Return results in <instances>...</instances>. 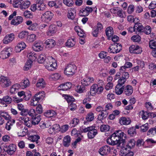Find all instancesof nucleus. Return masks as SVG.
<instances>
[{"label":"nucleus","mask_w":156,"mask_h":156,"mask_svg":"<svg viewBox=\"0 0 156 156\" xmlns=\"http://www.w3.org/2000/svg\"><path fill=\"white\" fill-rule=\"evenodd\" d=\"M23 2V0H14L13 4V6L15 8H20L21 9L22 4Z\"/></svg>","instance_id":"obj_32"},{"label":"nucleus","mask_w":156,"mask_h":156,"mask_svg":"<svg viewBox=\"0 0 156 156\" xmlns=\"http://www.w3.org/2000/svg\"><path fill=\"white\" fill-rule=\"evenodd\" d=\"M71 142V138L69 135L65 136L63 140V145L66 147H69Z\"/></svg>","instance_id":"obj_25"},{"label":"nucleus","mask_w":156,"mask_h":156,"mask_svg":"<svg viewBox=\"0 0 156 156\" xmlns=\"http://www.w3.org/2000/svg\"><path fill=\"white\" fill-rule=\"evenodd\" d=\"M44 92H39L37 93L34 95V99L38 102L39 101L42 100L44 97Z\"/></svg>","instance_id":"obj_12"},{"label":"nucleus","mask_w":156,"mask_h":156,"mask_svg":"<svg viewBox=\"0 0 156 156\" xmlns=\"http://www.w3.org/2000/svg\"><path fill=\"white\" fill-rule=\"evenodd\" d=\"M79 122V120L78 119L76 118H74L71 121L69 124L70 125H72V127H74L78 124Z\"/></svg>","instance_id":"obj_55"},{"label":"nucleus","mask_w":156,"mask_h":156,"mask_svg":"<svg viewBox=\"0 0 156 156\" xmlns=\"http://www.w3.org/2000/svg\"><path fill=\"white\" fill-rule=\"evenodd\" d=\"M56 31L57 30L55 25H51L49 27L47 34L48 35H52L55 34Z\"/></svg>","instance_id":"obj_17"},{"label":"nucleus","mask_w":156,"mask_h":156,"mask_svg":"<svg viewBox=\"0 0 156 156\" xmlns=\"http://www.w3.org/2000/svg\"><path fill=\"white\" fill-rule=\"evenodd\" d=\"M131 39L134 42H139L141 40V37L139 35H136L132 37Z\"/></svg>","instance_id":"obj_57"},{"label":"nucleus","mask_w":156,"mask_h":156,"mask_svg":"<svg viewBox=\"0 0 156 156\" xmlns=\"http://www.w3.org/2000/svg\"><path fill=\"white\" fill-rule=\"evenodd\" d=\"M135 143L136 141L134 140L133 139L130 140L126 145V147H127L129 149H130L135 146Z\"/></svg>","instance_id":"obj_41"},{"label":"nucleus","mask_w":156,"mask_h":156,"mask_svg":"<svg viewBox=\"0 0 156 156\" xmlns=\"http://www.w3.org/2000/svg\"><path fill=\"white\" fill-rule=\"evenodd\" d=\"M129 50L130 53L136 54H140L142 51L140 47L135 45H132L129 48Z\"/></svg>","instance_id":"obj_7"},{"label":"nucleus","mask_w":156,"mask_h":156,"mask_svg":"<svg viewBox=\"0 0 156 156\" xmlns=\"http://www.w3.org/2000/svg\"><path fill=\"white\" fill-rule=\"evenodd\" d=\"M53 16V14L51 12L47 11L41 15V21L43 22L48 23L51 20Z\"/></svg>","instance_id":"obj_3"},{"label":"nucleus","mask_w":156,"mask_h":156,"mask_svg":"<svg viewBox=\"0 0 156 156\" xmlns=\"http://www.w3.org/2000/svg\"><path fill=\"white\" fill-rule=\"evenodd\" d=\"M9 48L6 49L2 51L0 54V57L2 59H5L8 58L10 55V53L8 50Z\"/></svg>","instance_id":"obj_15"},{"label":"nucleus","mask_w":156,"mask_h":156,"mask_svg":"<svg viewBox=\"0 0 156 156\" xmlns=\"http://www.w3.org/2000/svg\"><path fill=\"white\" fill-rule=\"evenodd\" d=\"M30 3L29 1H26L23 2L22 4L21 9H26L29 7Z\"/></svg>","instance_id":"obj_52"},{"label":"nucleus","mask_w":156,"mask_h":156,"mask_svg":"<svg viewBox=\"0 0 156 156\" xmlns=\"http://www.w3.org/2000/svg\"><path fill=\"white\" fill-rule=\"evenodd\" d=\"M18 95L20 97L23 96H24V99L26 100H29L31 96V95L30 93H25L23 91L18 92Z\"/></svg>","instance_id":"obj_26"},{"label":"nucleus","mask_w":156,"mask_h":156,"mask_svg":"<svg viewBox=\"0 0 156 156\" xmlns=\"http://www.w3.org/2000/svg\"><path fill=\"white\" fill-rule=\"evenodd\" d=\"M65 99L69 104L73 103L75 101V99L72 96L67 94H64L63 95Z\"/></svg>","instance_id":"obj_33"},{"label":"nucleus","mask_w":156,"mask_h":156,"mask_svg":"<svg viewBox=\"0 0 156 156\" xmlns=\"http://www.w3.org/2000/svg\"><path fill=\"white\" fill-rule=\"evenodd\" d=\"M27 56L29 60H31L33 62L36 58V54L34 52H30L27 54Z\"/></svg>","instance_id":"obj_42"},{"label":"nucleus","mask_w":156,"mask_h":156,"mask_svg":"<svg viewBox=\"0 0 156 156\" xmlns=\"http://www.w3.org/2000/svg\"><path fill=\"white\" fill-rule=\"evenodd\" d=\"M76 14V10L75 8H72L68 10L67 17L70 19L73 20L75 17Z\"/></svg>","instance_id":"obj_10"},{"label":"nucleus","mask_w":156,"mask_h":156,"mask_svg":"<svg viewBox=\"0 0 156 156\" xmlns=\"http://www.w3.org/2000/svg\"><path fill=\"white\" fill-rule=\"evenodd\" d=\"M14 38V35L12 33L6 35L4 38L3 42L5 44H8L12 41Z\"/></svg>","instance_id":"obj_9"},{"label":"nucleus","mask_w":156,"mask_h":156,"mask_svg":"<svg viewBox=\"0 0 156 156\" xmlns=\"http://www.w3.org/2000/svg\"><path fill=\"white\" fill-rule=\"evenodd\" d=\"M16 146L14 144H11L8 146V147L6 151L7 153L9 154H12L16 151Z\"/></svg>","instance_id":"obj_20"},{"label":"nucleus","mask_w":156,"mask_h":156,"mask_svg":"<svg viewBox=\"0 0 156 156\" xmlns=\"http://www.w3.org/2000/svg\"><path fill=\"white\" fill-rule=\"evenodd\" d=\"M128 149H129L127 147H123L120 151V154L122 156H125L129 150Z\"/></svg>","instance_id":"obj_48"},{"label":"nucleus","mask_w":156,"mask_h":156,"mask_svg":"<svg viewBox=\"0 0 156 156\" xmlns=\"http://www.w3.org/2000/svg\"><path fill=\"white\" fill-rule=\"evenodd\" d=\"M45 58V56L42 54L38 56V62L40 63H42L44 62V63L46 59Z\"/></svg>","instance_id":"obj_53"},{"label":"nucleus","mask_w":156,"mask_h":156,"mask_svg":"<svg viewBox=\"0 0 156 156\" xmlns=\"http://www.w3.org/2000/svg\"><path fill=\"white\" fill-rule=\"evenodd\" d=\"M94 119V114L92 112L88 113L86 117V119L87 121L90 122L93 121Z\"/></svg>","instance_id":"obj_46"},{"label":"nucleus","mask_w":156,"mask_h":156,"mask_svg":"<svg viewBox=\"0 0 156 156\" xmlns=\"http://www.w3.org/2000/svg\"><path fill=\"white\" fill-rule=\"evenodd\" d=\"M55 60L51 56H48L45 59L44 63L45 67H47L49 68V65L52 62H55Z\"/></svg>","instance_id":"obj_23"},{"label":"nucleus","mask_w":156,"mask_h":156,"mask_svg":"<svg viewBox=\"0 0 156 156\" xmlns=\"http://www.w3.org/2000/svg\"><path fill=\"white\" fill-rule=\"evenodd\" d=\"M0 116L3 117L5 120H9L11 118L8 113L4 111L0 110Z\"/></svg>","instance_id":"obj_28"},{"label":"nucleus","mask_w":156,"mask_h":156,"mask_svg":"<svg viewBox=\"0 0 156 156\" xmlns=\"http://www.w3.org/2000/svg\"><path fill=\"white\" fill-rule=\"evenodd\" d=\"M122 48L121 44H114L110 46L108 49V51L110 53H117L120 51Z\"/></svg>","instance_id":"obj_4"},{"label":"nucleus","mask_w":156,"mask_h":156,"mask_svg":"<svg viewBox=\"0 0 156 156\" xmlns=\"http://www.w3.org/2000/svg\"><path fill=\"white\" fill-rule=\"evenodd\" d=\"M128 134L132 136L135 135L136 134V129L134 127L130 128L128 130Z\"/></svg>","instance_id":"obj_58"},{"label":"nucleus","mask_w":156,"mask_h":156,"mask_svg":"<svg viewBox=\"0 0 156 156\" xmlns=\"http://www.w3.org/2000/svg\"><path fill=\"white\" fill-rule=\"evenodd\" d=\"M36 36L34 34H30L27 37V41L30 42L34 41L36 39Z\"/></svg>","instance_id":"obj_49"},{"label":"nucleus","mask_w":156,"mask_h":156,"mask_svg":"<svg viewBox=\"0 0 156 156\" xmlns=\"http://www.w3.org/2000/svg\"><path fill=\"white\" fill-rule=\"evenodd\" d=\"M23 18L21 16H17L13 19L11 21V24L14 25H18L23 21Z\"/></svg>","instance_id":"obj_11"},{"label":"nucleus","mask_w":156,"mask_h":156,"mask_svg":"<svg viewBox=\"0 0 156 156\" xmlns=\"http://www.w3.org/2000/svg\"><path fill=\"white\" fill-rule=\"evenodd\" d=\"M24 124L25 125L28 127H31L33 125L32 121L29 119L28 117L25 118L24 119Z\"/></svg>","instance_id":"obj_51"},{"label":"nucleus","mask_w":156,"mask_h":156,"mask_svg":"<svg viewBox=\"0 0 156 156\" xmlns=\"http://www.w3.org/2000/svg\"><path fill=\"white\" fill-rule=\"evenodd\" d=\"M56 112L53 110H48L45 112L44 115L47 117L50 118L56 115Z\"/></svg>","instance_id":"obj_29"},{"label":"nucleus","mask_w":156,"mask_h":156,"mask_svg":"<svg viewBox=\"0 0 156 156\" xmlns=\"http://www.w3.org/2000/svg\"><path fill=\"white\" fill-rule=\"evenodd\" d=\"M103 91V88H90V93L92 96H94L96 94H100Z\"/></svg>","instance_id":"obj_27"},{"label":"nucleus","mask_w":156,"mask_h":156,"mask_svg":"<svg viewBox=\"0 0 156 156\" xmlns=\"http://www.w3.org/2000/svg\"><path fill=\"white\" fill-rule=\"evenodd\" d=\"M108 114V112L106 110H103L101 111V113L99 114L98 118L100 119H103L107 116Z\"/></svg>","instance_id":"obj_45"},{"label":"nucleus","mask_w":156,"mask_h":156,"mask_svg":"<svg viewBox=\"0 0 156 156\" xmlns=\"http://www.w3.org/2000/svg\"><path fill=\"white\" fill-rule=\"evenodd\" d=\"M28 132L27 129L24 128L22 129V132H19L17 133V135L18 136H24L27 134V133Z\"/></svg>","instance_id":"obj_60"},{"label":"nucleus","mask_w":156,"mask_h":156,"mask_svg":"<svg viewBox=\"0 0 156 156\" xmlns=\"http://www.w3.org/2000/svg\"><path fill=\"white\" fill-rule=\"evenodd\" d=\"M76 69V67L75 65L72 64H69L65 69L64 73L68 76L73 75L75 73Z\"/></svg>","instance_id":"obj_5"},{"label":"nucleus","mask_w":156,"mask_h":156,"mask_svg":"<svg viewBox=\"0 0 156 156\" xmlns=\"http://www.w3.org/2000/svg\"><path fill=\"white\" fill-rule=\"evenodd\" d=\"M100 128L101 132H106L109 130L110 127L108 125H103L101 126Z\"/></svg>","instance_id":"obj_47"},{"label":"nucleus","mask_w":156,"mask_h":156,"mask_svg":"<svg viewBox=\"0 0 156 156\" xmlns=\"http://www.w3.org/2000/svg\"><path fill=\"white\" fill-rule=\"evenodd\" d=\"M23 15L26 18H31L33 17L32 13L30 11L27 10L24 12Z\"/></svg>","instance_id":"obj_63"},{"label":"nucleus","mask_w":156,"mask_h":156,"mask_svg":"<svg viewBox=\"0 0 156 156\" xmlns=\"http://www.w3.org/2000/svg\"><path fill=\"white\" fill-rule=\"evenodd\" d=\"M147 134L148 136H153L156 135V128L154 127L150 128L147 132Z\"/></svg>","instance_id":"obj_39"},{"label":"nucleus","mask_w":156,"mask_h":156,"mask_svg":"<svg viewBox=\"0 0 156 156\" xmlns=\"http://www.w3.org/2000/svg\"><path fill=\"white\" fill-rule=\"evenodd\" d=\"M32 62L31 60H28L26 63L25 66L23 68L24 71H27L31 67Z\"/></svg>","instance_id":"obj_43"},{"label":"nucleus","mask_w":156,"mask_h":156,"mask_svg":"<svg viewBox=\"0 0 156 156\" xmlns=\"http://www.w3.org/2000/svg\"><path fill=\"white\" fill-rule=\"evenodd\" d=\"M134 27L138 32H143L144 30V27L141 23L135 24Z\"/></svg>","instance_id":"obj_38"},{"label":"nucleus","mask_w":156,"mask_h":156,"mask_svg":"<svg viewBox=\"0 0 156 156\" xmlns=\"http://www.w3.org/2000/svg\"><path fill=\"white\" fill-rule=\"evenodd\" d=\"M32 123L34 125L38 124L41 120L40 115H35V116L32 117Z\"/></svg>","instance_id":"obj_30"},{"label":"nucleus","mask_w":156,"mask_h":156,"mask_svg":"<svg viewBox=\"0 0 156 156\" xmlns=\"http://www.w3.org/2000/svg\"><path fill=\"white\" fill-rule=\"evenodd\" d=\"M28 137L29 140L31 142H35L36 144H38L40 143L38 140L40 139V137L37 135H30Z\"/></svg>","instance_id":"obj_19"},{"label":"nucleus","mask_w":156,"mask_h":156,"mask_svg":"<svg viewBox=\"0 0 156 156\" xmlns=\"http://www.w3.org/2000/svg\"><path fill=\"white\" fill-rule=\"evenodd\" d=\"M60 126L59 125L56 124L53 125L49 128L48 132L50 134H52L59 131Z\"/></svg>","instance_id":"obj_13"},{"label":"nucleus","mask_w":156,"mask_h":156,"mask_svg":"<svg viewBox=\"0 0 156 156\" xmlns=\"http://www.w3.org/2000/svg\"><path fill=\"white\" fill-rule=\"evenodd\" d=\"M95 127L94 126H92L87 128L82 127L81 128V130L82 132H88L87 133L88 137L90 139H92L98 133L97 130L95 129Z\"/></svg>","instance_id":"obj_2"},{"label":"nucleus","mask_w":156,"mask_h":156,"mask_svg":"<svg viewBox=\"0 0 156 156\" xmlns=\"http://www.w3.org/2000/svg\"><path fill=\"white\" fill-rule=\"evenodd\" d=\"M40 127L42 129L48 128L51 125L50 121H46L44 122H41L40 124Z\"/></svg>","instance_id":"obj_34"},{"label":"nucleus","mask_w":156,"mask_h":156,"mask_svg":"<svg viewBox=\"0 0 156 156\" xmlns=\"http://www.w3.org/2000/svg\"><path fill=\"white\" fill-rule=\"evenodd\" d=\"M131 122L129 119L125 117H122L119 119V122L121 125H128Z\"/></svg>","instance_id":"obj_22"},{"label":"nucleus","mask_w":156,"mask_h":156,"mask_svg":"<svg viewBox=\"0 0 156 156\" xmlns=\"http://www.w3.org/2000/svg\"><path fill=\"white\" fill-rule=\"evenodd\" d=\"M48 66L49 68H48L47 67H45L48 70L52 71L55 70L56 69V67L57 66V64L56 61L55 62H52L51 64H49Z\"/></svg>","instance_id":"obj_50"},{"label":"nucleus","mask_w":156,"mask_h":156,"mask_svg":"<svg viewBox=\"0 0 156 156\" xmlns=\"http://www.w3.org/2000/svg\"><path fill=\"white\" fill-rule=\"evenodd\" d=\"M69 126L68 125H64L60 127L59 131L62 133L66 132L69 129Z\"/></svg>","instance_id":"obj_59"},{"label":"nucleus","mask_w":156,"mask_h":156,"mask_svg":"<svg viewBox=\"0 0 156 156\" xmlns=\"http://www.w3.org/2000/svg\"><path fill=\"white\" fill-rule=\"evenodd\" d=\"M37 87L44 88L46 87V84L43 78L39 79L37 83Z\"/></svg>","instance_id":"obj_31"},{"label":"nucleus","mask_w":156,"mask_h":156,"mask_svg":"<svg viewBox=\"0 0 156 156\" xmlns=\"http://www.w3.org/2000/svg\"><path fill=\"white\" fill-rule=\"evenodd\" d=\"M76 44L74 39H69L66 43V45L69 47L71 48L74 47Z\"/></svg>","instance_id":"obj_35"},{"label":"nucleus","mask_w":156,"mask_h":156,"mask_svg":"<svg viewBox=\"0 0 156 156\" xmlns=\"http://www.w3.org/2000/svg\"><path fill=\"white\" fill-rule=\"evenodd\" d=\"M149 125L147 123L142 125L140 126L141 131L143 132L147 131L149 128Z\"/></svg>","instance_id":"obj_54"},{"label":"nucleus","mask_w":156,"mask_h":156,"mask_svg":"<svg viewBox=\"0 0 156 156\" xmlns=\"http://www.w3.org/2000/svg\"><path fill=\"white\" fill-rule=\"evenodd\" d=\"M126 80L124 79L123 77H121L118 80V84L116 85L115 88H117V87H120L122 86L121 88H124V86H123V85L126 82Z\"/></svg>","instance_id":"obj_37"},{"label":"nucleus","mask_w":156,"mask_h":156,"mask_svg":"<svg viewBox=\"0 0 156 156\" xmlns=\"http://www.w3.org/2000/svg\"><path fill=\"white\" fill-rule=\"evenodd\" d=\"M29 32L27 30H23L19 33L18 37L20 39H23L26 38L28 35Z\"/></svg>","instance_id":"obj_40"},{"label":"nucleus","mask_w":156,"mask_h":156,"mask_svg":"<svg viewBox=\"0 0 156 156\" xmlns=\"http://www.w3.org/2000/svg\"><path fill=\"white\" fill-rule=\"evenodd\" d=\"M149 47L152 49L156 48V40H151L150 41Z\"/></svg>","instance_id":"obj_62"},{"label":"nucleus","mask_w":156,"mask_h":156,"mask_svg":"<svg viewBox=\"0 0 156 156\" xmlns=\"http://www.w3.org/2000/svg\"><path fill=\"white\" fill-rule=\"evenodd\" d=\"M26 47V45L24 42H21L19 43L15 47V50L16 52H19L24 49Z\"/></svg>","instance_id":"obj_24"},{"label":"nucleus","mask_w":156,"mask_h":156,"mask_svg":"<svg viewBox=\"0 0 156 156\" xmlns=\"http://www.w3.org/2000/svg\"><path fill=\"white\" fill-rule=\"evenodd\" d=\"M105 32L108 39L109 40H110L111 37H112L114 34L113 28L110 27H107L106 29Z\"/></svg>","instance_id":"obj_21"},{"label":"nucleus","mask_w":156,"mask_h":156,"mask_svg":"<svg viewBox=\"0 0 156 156\" xmlns=\"http://www.w3.org/2000/svg\"><path fill=\"white\" fill-rule=\"evenodd\" d=\"M140 115L143 119L145 120L147 119L149 116V113L142 110L140 112Z\"/></svg>","instance_id":"obj_44"},{"label":"nucleus","mask_w":156,"mask_h":156,"mask_svg":"<svg viewBox=\"0 0 156 156\" xmlns=\"http://www.w3.org/2000/svg\"><path fill=\"white\" fill-rule=\"evenodd\" d=\"M74 87V85L70 82H67L66 83H64L62 84H60L58 87H67L68 88H72Z\"/></svg>","instance_id":"obj_36"},{"label":"nucleus","mask_w":156,"mask_h":156,"mask_svg":"<svg viewBox=\"0 0 156 156\" xmlns=\"http://www.w3.org/2000/svg\"><path fill=\"white\" fill-rule=\"evenodd\" d=\"M38 27V24L36 23H34L31 25L29 26L28 29L30 30L35 31Z\"/></svg>","instance_id":"obj_56"},{"label":"nucleus","mask_w":156,"mask_h":156,"mask_svg":"<svg viewBox=\"0 0 156 156\" xmlns=\"http://www.w3.org/2000/svg\"><path fill=\"white\" fill-rule=\"evenodd\" d=\"M11 84V82L9 79L4 76L0 77V87H8Z\"/></svg>","instance_id":"obj_6"},{"label":"nucleus","mask_w":156,"mask_h":156,"mask_svg":"<svg viewBox=\"0 0 156 156\" xmlns=\"http://www.w3.org/2000/svg\"><path fill=\"white\" fill-rule=\"evenodd\" d=\"M17 108L21 111L20 113L21 115H24L27 114V109H25L24 105L22 104H18Z\"/></svg>","instance_id":"obj_16"},{"label":"nucleus","mask_w":156,"mask_h":156,"mask_svg":"<svg viewBox=\"0 0 156 156\" xmlns=\"http://www.w3.org/2000/svg\"><path fill=\"white\" fill-rule=\"evenodd\" d=\"M144 32L146 34H150L151 31V29L149 26H147L144 27Z\"/></svg>","instance_id":"obj_64"},{"label":"nucleus","mask_w":156,"mask_h":156,"mask_svg":"<svg viewBox=\"0 0 156 156\" xmlns=\"http://www.w3.org/2000/svg\"><path fill=\"white\" fill-rule=\"evenodd\" d=\"M32 48L36 51H41L43 49L42 44L39 42H35L34 44L32 46Z\"/></svg>","instance_id":"obj_14"},{"label":"nucleus","mask_w":156,"mask_h":156,"mask_svg":"<svg viewBox=\"0 0 156 156\" xmlns=\"http://www.w3.org/2000/svg\"><path fill=\"white\" fill-rule=\"evenodd\" d=\"M110 148L108 146H105L100 148L99 152L102 155H106L109 153L110 151Z\"/></svg>","instance_id":"obj_8"},{"label":"nucleus","mask_w":156,"mask_h":156,"mask_svg":"<svg viewBox=\"0 0 156 156\" xmlns=\"http://www.w3.org/2000/svg\"><path fill=\"white\" fill-rule=\"evenodd\" d=\"M47 47L50 48L54 47L56 44L55 41L52 39H48L46 40L44 42Z\"/></svg>","instance_id":"obj_18"},{"label":"nucleus","mask_w":156,"mask_h":156,"mask_svg":"<svg viewBox=\"0 0 156 156\" xmlns=\"http://www.w3.org/2000/svg\"><path fill=\"white\" fill-rule=\"evenodd\" d=\"M125 137L126 134L121 130H117L107 139V142L112 145L119 144L123 137Z\"/></svg>","instance_id":"obj_1"},{"label":"nucleus","mask_w":156,"mask_h":156,"mask_svg":"<svg viewBox=\"0 0 156 156\" xmlns=\"http://www.w3.org/2000/svg\"><path fill=\"white\" fill-rule=\"evenodd\" d=\"M22 87H24V88H26L29 87L30 83L28 79L25 80L23 82L21 83Z\"/></svg>","instance_id":"obj_61"}]
</instances>
